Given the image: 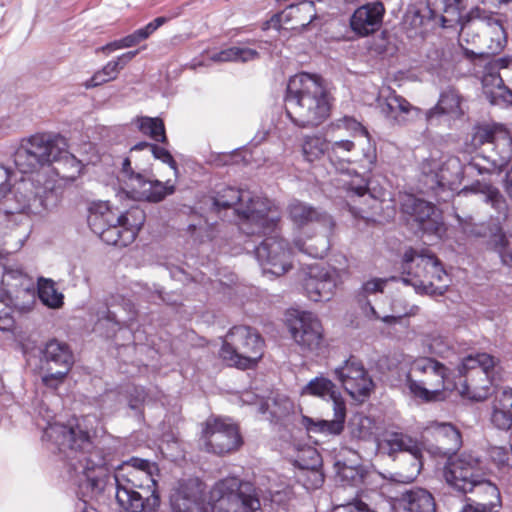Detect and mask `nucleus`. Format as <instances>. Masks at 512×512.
Masks as SVG:
<instances>
[{"label":"nucleus","mask_w":512,"mask_h":512,"mask_svg":"<svg viewBox=\"0 0 512 512\" xmlns=\"http://www.w3.org/2000/svg\"><path fill=\"white\" fill-rule=\"evenodd\" d=\"M385 283L386 280L384 279H372L363 284L362 290L365 294L382 292Z\"/></svg>","instance_id":"69168bd1"},{"label":"nucleus","mask_w":512,"mask_h":512,"mask_svg":"<svg viewBox=\"0 0 512 512\" xmlns=\"http://www.w3.org/2000/svg\"><path fill=\"white\" fill-rule=\"evenodd\" d=\"M465 7V0H444V14L441 17L442 27L460 26L459 43L461 46L463 42H470V31L473 28L480 29L488 53L496 54L502 51L507 42V34L501 15L479 6L462 15Z\"/></svg>","instance_id":"7ed1b4c3"},{"label":"nucleus","mask_w":512,"mask_h":512,"mask_svg":"<svg viewBox=\"0 0 512 512\" xmlns=\"http://www.w3.org/2000/svg\"><path fill=\"white\" fill-rule=\"evenodd\" d=\"M402 270V281L413 286L417 293L442 295L448 287L446 271L428 250L406 251Z\"/></svg>","instance_id":"6e6552de"},{"label":"nucleus","mask_w":512,"mask_h":512,"mask_svg":"<svg viewBox=\"0 0 512 512\" xmlns=\"http://www.w3.org/2000/svg\"><path fill=\"white\" fill-rule=\"evenodd\" d=\"M39 177L40 175H37V179L21 177L12 185L9 184L6 195L0 202L5 214H39L48 209L53 189L50 183L41 186Z\"/></svg>","instance_id":"1a4fd4ad"},{"label":"nucleus","mask_w":512,"mask_h":512,"mask_svg":"<svg viewBox=\"0 0 512 512\" xmlns=\"http://www.w3.org/2000/svg\"><path fill=\"white\" fill-rule=\"evenodd\" d=\"M209 503L214 512H256L260 509L253 485L236 477L216 482L210 490Z\"/></svg>","instance_id":"9b49d317"},{"label":"nucleus","mask_w":512,"mask_h":512,"mask_svg":"<svg viewBox=\"0 0 512 512\" xmlns=\"http://www.w3.org/2000/svg\"><path fill=\"white\" fill-rule=\"evenodd\" d=\"M289 330L294 341L303 351L316 352L323 342V328L311 312H299L289 320Z\"/></svg>","instance_id":"4be33fe9"},{"label":"nucleus","mask_w":512,"mask_h":512,"mask_svg":"<svg viewBox=\"0 0 512 512\" xmlns=\"http://www.w3.org/2000/svg\"><path fill=\"white\" fill-rule=\"evenodd\" d=\"M138 50L128 51L118 56L116 59L109 61L102 69L101 73L106 76L109 81L115 80L119 72L138 54Z\"/></svg>","instance_id":"5fc2aeb1"},{"label":"nucleus","mask_w":512,"mask_h":512,"mask_svg":"<svg viewBox=\"0 0 512 512\" xmlns=\"http://www.w3.org/2000/svg\"><path fill=\"white\" fill-rule=\"evenodd\" d=\"M483 471L478 458L470 454H461L450 458L444 467L446 482L454 489L466 494L471 490V483Z\"/></svg>","instance_id":"412c9836"},{"label":"nucleus","mask_w":512,"mask_h":512,"mask_svg":"<svg viewBox=\"0 0 512 512\" xmlns=\"http://www.w3.org/2000/svg\"><path fill=\"white\" fill-rule=\"evenodd\" d=\"M296 462L302 469L315 470L320 465V456L315 449L308 447L302 450Z\"/></svg>","instance_id":"13d9d810"},{"label":"nucleus","mask_w":512,"mask_h":512,"mask_svg":"<svg viewBox=\"0 0 512 512\" xmlns=\"http://www.w3.org/2000/svg\"><path fill=\"white\" fill-rule=\"evenodd\" d=\"M119 512H154L160 505L159 494H144L141 490L116 486Z\"/></svg>","instance_id":"f704fd0d"},{"label":"nucleus","mask_w":512,"mask_h":512,"mask_svg":"<svg viewBox=\"0 0 512 512\" xmlns=\"http://www.w3.org/2000/svg\"><path fill=\"white\" fill-rule=\"evenodd\" d=\"M37 159L38 158H34L31 150H28L21 141V144L14 153V164L17 169L23 174L31 173L41 167Z\"/></svg>","instance_id":"603ef678"},{"label":"nucleus","mask_w":512,"mask_h":512,"mask_svg":"<svg viewBox=\"0 0 512 512\" xmlns=\"http://www.w3.org/2000/svg\"><path fill=\"white\" fill-rule=\"evenodd\" d=\"M286 212L288 219L297 229L318 223L326 233H331L335 226L333 218L327 212L300 200H292L288 204Z\"/></svg>","instance_id":"473e14b6"},{"label":"nucleus","mask_w":512,"mask_h":512,"mask_svg":"<svg viewBox=\"0 0 512 512\" xmlns=\"http://www.w3.org/2000/svg\"><path fill=\"white\" fill-rule=\"evenodd\" d=\"M491 424L503 431L512 429V389L503 388L496 392L491 402Z\"/></svg>","instance_id":"4c0bfd02"},{"label":"nucleus","mask_w":512,"mask_h":512,"mask_svg":"<svg viewBox=\"0 0 512 512\" xmlns=\"http://www.w3.org/2000/svg\"><path fill=\"white\" fill-rule=\"evenodd\" d=\"M150 153L154 156V158L161 160L163 163H166L170 166V168L174 171V175L178 174V167L176 161L173 159L172 155L168 150L163 147H159L155 144L151 146Z\"/></svg>","instance_id":"052dcab7"},{"label":"nucleus","mask_w":512,"mask_h":512,"mask_svg":"<svg viewBox=\"0 0 512 512\" xmlns=\"http://www.w3.org/2000/svg\"><path fill=\"white\" fill-rule=\"evenodd\" d=\"M405 383L414 397L426 402L441 400L444 391H454L456 387L449 369L432 357L412 360Z\"/></svg>","instance_id":"0eeeda50"},{"label":"nucleus","mask_w":512,"mask_h":512,"mask_svg":"<svg viewBox=\"0 0 512 512\" xmlns=\"http://www.w3.org/2000/svg\"><path fill=\"white\" fill-rule=\"evenodd\" d=\"M495 364V358L487 353L466 356L458 366L459 381L454 390L468 399L484 400L491 384L489 372Z\"/></svg>","instance_id":"f8f14e48"},{"label":"nucleus","mask_w":512,"mask_h":512,"mask_svg":"<svg viewBox=\"0 0 512 512\" xmlns=\"http://www.w3.org/2000/svg\"><path fill=\"white\" fill-rule=\"evenodd\" d=\"M490 244L498 252L503 264L512 266V241L505 236L500 227L491 236Z\"/></svg>","instance_id":"864d4df0"},{"label":"nucleus","mask_w":512,"mask_h":512,"mask_svg":"<svg viewBox=\"0 0 512 512\" xmlns=\"http://www.w3.org/2000/svg\"><path fill=\"white\" fill-rule=\"evenodd\" d=\"M395 512H435L433 496L425 489L406 491L394 503Z\"/></svg>","instance_id":"58836bf2"},{"label":"nucleus","mask_w":512,"mask_h":512,"mask_svg":"<svg viewBox=\"0 0 512 512\" xmlns=\"http://www.w3.org/2000/svg\"><path fill=\"white\" fill-rule=\"evenodd\" d=\"M10 180V171L4 165L0 164V202L2 201V197L6 195Z\"/></svg>","instance_id":"338daca9"},{"label":"nucleus","mask_w":512,"mask_h":512,"mask_svg":"<svg viewBox=\"0 0 512 512\" xmlns=\"http://www.w3.org/2000/svg\"><path fill=\"white\" fill-rule=\"evenodd\" d=\"M22 142L31 150L34 158H38L41 166L57 162L63 167H69L72 170L68 177L73 178L75 174L81 171V163L74 155L67 151V144L63 137L52 134H35Z\"/></svg>","instance_id":"4468645a"},{"label":"nucleus","mask_w":512,"mask_h":512,"mask_svg":"<svg viewBox=\"0 0 512 512\" xmlns=\"http://www.w3.org/2000/svg\"><path fill=\"white\" fill-rule=\"evenodd\" d=\"M259 57L257 50L245 46H233L211 54L214 62H249Z\"/></svg>","instance_id":"a18cd8bd"},{"label":"nucleus","mask_w":512,"mask_h":512,"mask_svg":"<svg viewBox=\"0 0 512 512\" xmlns=\"http://www.w3.org/2000/svg\"><path fill=\"white\" fill-rule=\"evenodd\" d=\"M97 317L98 321L106 320L116 325L120 323L117 311L111 310L107 306H102L101 309L97 311Z\"/></svg>","instance_id":"0e129e2a"},{"label":"nucleus","mask_w":512,"mask_h":512,"mask_svg":"<svg viewBox=\"0 0 512 512\" xmlns=\"http://www.w3.org/2000/svg\"><path fill=\"white\" fill-rule=\"evenodd\" d=\"M503 76L505 78L506 87L508 88V96L512 102V58H504Z\"/></svg>","instance_id":"e2e57ef3"},{"label":"nucleus","mask_w":512,"mask_h":512,"mask_svg":"<svg viewBox=\"0 0 512 512\" xmlns=\"http://www.w3.org/2000/svg\"><path fill=\"white\" fill-rule=\"evenodd\" d=\"M329 142L320 135H307L302 141V155L308 162H314L321 159L325 154L328 155Z\"/></svg>","instance_id":"49530a36"},{"label":"nucleus","mask_w":512,"mask_h":512,"mask_svg":"<svg viewBox=\"0 0 512 512\" xmlns=\"http://www.w3.org/2000/svg\"><path fill=\"white\" fill-rule=\"evenodd\" d=\"M273 231L261 229L254 235H263L265 239L255 249V256L262 267L263 273H269L275 276H282L292 268L291 254L296 249L313 258H322L328 250V242L323 240L321 247L313 244H307L302 239L295 237L293 239V248L288 246L285 239L281 238L278 233V225Z\"/></svg>","instance_id":"423d86ee"},{"label":"nucleus","mask_w":512,"mask_h":512,"mask_svg":"<svg viewBox=\"0 0 512 512\" xmlns=\"http://www.w3.org/2000/svg\"><path fill=\"white\" fill-rule=\"evenodd\" d=\"M334 374L345 391L356 401L363 402L373 391L372 378L363 363L354 356L335 368Z\"/></svg>","instance_id":"6ab92c4d"},{"label":"nucleus","mask_w":512,"mask_h":512,"mask_svg":"<svg viewBox=\"0 0 512 512\" xmlns=\"http://www.w3.org/2000/svg\"><path fill=\"white\" fill-rule=\"evenodd\" d=\"M36 424L43 430L42 440L51 442L67 461L70 477L83 497H93L102 489L108 461L99 448L93 446L88 431L79 423L61 424L53 421L54 414L44 406L39 409Z\"/></svg>","instance_id":"f257e3e1"},{"label":"nucleus","mask_w":512,"mask_h":512,"mask_svg":"<svg viewBox=\"0 0 512 512\" xmlns=\"http://www.w3.org/2000/svg\"><path fill=\"white\" fill-rule=\"evenodd\" d=\"M346 268L331 265L311 266L303 279V288L309 299L315 302L328 301L347 275Z\"/></svg>","instance_id":"dca6fc26"},{"label":"nucleus","mask_w":512,"mask_h":512,"mask_svg":"<svg viewBox=\"0 0 512 512\" xmlns=\"http://www.w3.org/2000/svg\"><path fill=\"white\" fill-rule=\"evenodd\" d=\"M187 230L200 242L214 237V224L209 223L207 219H198L197 223L189 224Z\"/></svg>","instance_id":"6e6d98bb"},{"label":"nucleus","mask_w":512,"mask_h":512,"mask_svg":"<svg viewBox=\"0 0 512 512\" xmlns=\"http://www.w3.org/2000/svg\"><path fill=\"white\" fill-rule=\"evenodd\" d=\"M286 113L300 128L322 124L330 114V100L323 79L315 74L299 73L287 84Z\"/></svg>","instance_id":"f03ea898"},{"label":"nucleus","mask_w":512,"mask_h":512,"mask_svg":"<svg viewBox=\"0 0 512 512\" xmlns=\"http://www.w3.org/2000/svg\"><path fill=\"white\" fill-rule=\"evenodd\" d=\"M316 18L315 6L312 1H303L296 5H290L281 13L274 15L271 19L273 26L282 29L284 24L290 21L295 23L290 29L304 28Z\"/></svg>","instance_id":"e433bc0d"},{"label":"nucleus","mask_w":512,"mask_h":512,"mask_svg":"<svg viewBox=\"0 0 512 512\" xmlns=\"http://www.w3.org/2000/svg\"><path fill=\"white\" fill-rule=\"evenodd\" d=\"M469 492H475L478 495H482L483 499H487V505L492 503L493 508L500 502V492L495 484L485 478L484 471H482L475 480L471 483V490Z\"/></svg>","instance_id":"de8ad7c7"},{"label":"nucleus","mask_w":512,"mask_h":512,"mask_svg":"<svg viewBox=\"0 0 512 512\" xmlns=\"http://www.w3.org/2000/svg\"><path fill=\"white\" fill-rule=\"evenodd\" d=\"M38 295L43 304L50 308L57 309L63 305V294L57 291L51 279H39Z\"/></svg>","instance_id":"09e8293b"},{"label":"nucleus","mask_w":512,"mask_h":512,"mask_svg":"<svg viewBox=\"0 0 512 512\" xmlns=\"http://www.w3.org/2000/svg\"><path fill=\"white\" fill-rule=\"evenodd\" d=\"M504 58L489 59L483 66L481 83L483 93L493 105L503 102H510L508 88L503 76Z\"/></svg>","instance_id":"c756f323"},{"label":"nucleus","mask_w":512,"mask_h":512,"mask_svg":"<svg viewBox=\"0 0 512 512\" xmlns=\"http://www.w3.org/2000/svg\"><path fill=\"white\" fill-rule=\"evenodd\" d=\"M302 394L316 396L323 400L331 401L333 406H335L336 402H344L340 392L337 391L335 384L325 377H316L309 381V383L303 387Z\"/></svg>","instance_id":"c03bdc74"},{"label":"nucleus","mask_w":512,"mask_h":512,"mask_svg":"<svg viewBox=\"0 0 512 512\" xmlns=\"http://www.w3.org/2000/svg\"><path fill=\"white\" fill-rule=\"evenodd\" d=\"M462 98L454 88H448L440 94V98L435 107L429 109L426 113V119L432 122L433 119L442 114L458 117L463 114L461 109Z\"/></svg>","instance_id":"37998d69"},{"label":"nucleus","mask_w":512,"mask_h":512,"mask_svg":"<svg viewBox=\"0 0 512 512\" xmlns=\"http://www.w3.org/2000/svg\"><path fill=\"white\" fill-rule=\"evenodd\" d=\"M264 342L261 336L248 326H234L226 334L220 357L230 366L250 369L257 365L263 356Z\"/></svg>","instance_id":"9d476101"},{"label":"nucleus","mask_w":512,"mask_h":512,"mask_svg":"<svg viewBox=\"0 0 512 512\" xmlns=\"http://www.w3.org/2000/svg\"><path fill=\"white\" fill-rule=\"evenodd\" d=\"M88 225L108 244L125 247L131 244L144 224L145 213L132 207L125 213H117L107 202H94L89 206Z\"/></svg>","instance_id":"39448f33"},{"label":"nucleus","mask_w":512,"mask_h":512,"mask_svg":"<svg viewBox=\"0 0 512 512\" xmlns=\"http://www.w3.org/2000/svg\"><path fill=\"white\" fill-rule=\"evenodd\" d=\"M333 420H313L312 418L303 417L302 423L310 432H320L326 435H338L343 431L346 418L345 402H336L333 406Z\"/></svg>","instance_id":"79ce46f5"},{"label":"nucleus","mask_w":512,"mask_h":512,"mask_svg":"<svg viewBox=\"0 0 512 512\" xmlns=\"http://www.w3.org/2000/svg\"><path fill=\"white\" fill-rule=\"evenodd\" d=\"M471 143L475 148L481 147L484 144H493L496 147L503 146L500 159L494 158L499 164L496 169H500L510 158L512 139L508 130L501 124L476 126L472 134Z\"/></svg>","instance_id":"2f4dec72"},{"label":"nucleus","mask_w":512,"mask_h":512,"mask_svg":"<svg viewBox=\"0 0 512 512\" xmlns=\"http://www.w3.org/2000/svg\"><path fill=\"white\" fill-rule=\"evenodd\" d=\"M167 18L165 17H157L153 21L149 22L146 26L137 29L133 32V35L136 38L138 44L152 35L159 27H161L164 23H166Z\"/></svg>","instance_id":"bf43d9fd"},{"label":"nucleus","mask_w":512,"mask_h":512,"mask_svg":"<svg viewBox=\"0 0 512 512\" xmlns=\"http://www.w3.org/2000/svg\"><path fill=\"white\" fill-rule=\"evenodd\" d=\"M336 128L338 130H346L350 133L352 139H339L333 142H329L328 157L331 161L335 157H342L345 154L351 152L355 148L356 139H366L369 141V134L367 129L356 119L352 117H343L337 120Z\"/></svg>","instance_id":"c9c22d12"},{"label":"nucleus","mask_w":512,"mask_h":512,"mask_svg":"<svg viewBox=\"0 0 512 512\" xmlns=\"http://www.w3.org/2000/svg\"><path fill=\"white\" fill-rule=\"evenodd\" d=\"M385 7L380 1H373L358 7L350 17L352 31L360 37L378 31L383 23Z\"/></svg>","instance_id":"72a5a7b5"},{"label":"nucleus","mask_w":512,"mask_h":512,"mask_svg":"<svg viewBox=\"0 0 512 512\" xmlns=\"http://www.w3.org/2000/svg\"><path fill=\"white\" fill-rule=\"evenodd\" d=\"M158 468L155 463L141 458H131L116 472V486L141 490L142 493L159 494L154 477Z\"/></svg>","instance_id":"a211bd4d"},{"label":"nucleus","mask_w":512,"mask_h":512,"mask_svg":"<svg viewBox=\"0 0 512 512\" xmlns=\"http://www.w3.org/2000/svg\"><path fill=\"white\" fill-rule=\"evenodd\" d=\"M424 431L435 437L441 445L439 450L444 455L455 452L461 446L460 432L450 423L434 421L429 423Z\"/></svg>","instance_id":"a19ab883"},{"label":"nucleus","mask_w":512,"mask_h":512,"mask_svg":"<svg viewBox=\"0 0 512 512\" xmlns=\"http://www.w3.org/2000/svg\"><path fill=\"white\" fill-rule=\"evenodd\" d=\"M202 438L205 450L216 455L231 453L242 444L238 427L227 419H207Z\"/></svg>","instance_id":"f3484780"},{"label":"nucleus","mask_w":512,"mask_h":512,"mask_svg":"<svg viewBox=\"0 0 512 512\" xmlns=\"http://www.w3.org/2000/svg\"><path fill=\"white\" fill-rule=\"evenodd\" d=\"M140 131L155 141L165 142L166 134L164 123L159 118L140 117L137 120Z\"/></svg>","instance_id":"3c124183"},{"label":"nucleus","mask_w":512,"mask_h":512,"mask_svg":"<svg viewBox=\"0 0 512 512\" xmlns=\"http://www.w3.org/2000/svg\"><path fill=\"white\" fill-rule=\"evenodd\" d=\"M499 166L495 159L485 157L480 154L474 155L466 166H463L461 160L456 156L448 157L439 167L435 174L436 183L443 189L451 191L457 190L464 174L478 175L490 174Z\"/></svg>","instance_id":"2eb2a0df"},{"label":"nucleus","mask_w":512,"mask_h":512,"mask_svg":"<svg viewBox=\"0 0 512 512\" xmlns=\"http://www.w3.org/2000/svg\"><path fill=\"white\" fill-rule=\"evenodd\" d=\"M378 103L381 114L392 125H406L421 116L419 108L390 88L387 94L381 92Z\"/></svg>","instance_id":"393cba45"},{"label":"nucleus","mask_w":512,"mask_h":512,"mask_svg":"<svg viewBox=\"0 0 512 512\" xmlns=\"http://www.w3.org/2000/svg\"><path fill=\"white\" fill-rule=\"evenodd\" d=\"M213 206L217 210L234 207L240 217L239 229L246 235H253L261 229L273 231L281 219L279 207L271 200L233 187L218 191Z\"/></svg>","instance_id":"20e7f679"},{"label":"nucleus","mask_w":512,"mask_h":512,"mask_svg":"<svg viewBox=\"0 0 512 512\" xmlns=\"http://www.w3.org/2000/svg\"><path fill=\"white\" fill-rule=\"evenodd\" d=\"M401 209L405 214L410 215L424 232L440 234L443 225L441 217L430 202L406 194L401 199Z\"/></svg>","instance_id":"bb28decb"},{"label":"nucleus","mask_w":512,"mask_h":512,"mask_svg":"<svg viewBox=\"0 0 512 512\" xmlns=\"http://www.w3.org/2000/svg\"><path fill=\"white\" fill-rule=\"evenodd\" d=\"M378 448L389 456L398 452H408L412 456L410 473L407 475L399 474L397 481L410 483L419 475L422 468V449L420 444L410 436L399 432L386 433L383 439L379 441Z\"/></svg>","instance_id":"aec40b11"},{"label":"nucleus","mask_w":512,"mask_h":512,"mask_svg":"<svg viewBox=\"0 0 512 512\" xmlns=\"http://www.w3.org/2000/svg\"><path fill=\"white\" fill-rule=\"evenodd\" d=\"M119 181L123 192L134 200L157 203L175 192V184L171 180L161 182L147 179L140 171L132 168L130 158L122 161Z\"/></svg>","instance_id":"ddd939ff"},{"label":"nucleus","mask_w":512,"mask_h":512,"mask_svg":"<svg viewBox=\"0 0 512 512\" xmlns=\"http://www.w3.org/2000/svg\"><path fill=\"white\" fill-rule=\"evenodd\" d=\"M493 460L502 466H511L512 455L504 447H494L491 451Z\"/></svg>","instance_id":"680f3d73"},{"label":"nucleus","mask_w":512,"mask_h":512,"mask_svg":"<svg viewBox=\"0 0 512 512\" xmlns=\"http://www.w3.org/2000/svg\"><path fill=\"white\" fill-rule=\"evenodd\" d=\"M270 508L274 512H291L294 493L290 486L271 488L269 490Z\"/></svg>","instance_id":"8fccbe9b"},{"label":"nucleus","mask_w":512,"mask_h":512,"mask_svg":"<svg viewBox=\"0 0 512 512\" xmlns=\"http://www.w3.org/2000/svg\"><path fill=\"white\" fill-rule=\"evenodd\" d=\"M14 306L11 299H7L0 291V330L10 331L14 327V319L11 316V310Z\"/></svg>","instance_id":"4d7b16f0"},{"label":"nucleus","mask_w":512,"mask_h":512,"mask_svg":"<svg viewBox=\"0 0 512 512\" xmlns=\"http://www.w3.org/2000/svg\"><path fill=\"white\" fill-rule=\"evenodd\" d=\"M0 290L15 309L24 310L30 306L34 296L31 279L18 268H5Z\"/></svg>","instance_id":"b1692460"},{"label":"nucleus","mask_w":512,"mask_h":512,"mask_svg":"<svg viewBox=\"0 0 512 512\" xmlns=\"http://www.w3.org/2000/svg\"><path fill=\"white\" fill-rule=\"evenodd\" d=\"M337 186L345 193L344 197L347 200L349 210L355 216L364 211L362 206L357 205V199L362 204L366 203L369 198H376L370 193L367 178L356 171L349 170L342 173L337 179Z\"/></svg>","instance_id":"7c9ffc66"},{"label":"nucleus","mask_w":512,"mask_h":512,"mask_svg":"<svg viewBox=\"0 0 512 512\" xmlns=\"http://www.w3.org/2000/svg\"><path fill=\"white\" fill-rule=\"evenodd\" d=\"M461 512H497L493 508L492 503L490 505L477 503L476 505L467 504Z\"/></svg>","instance_id":"774afa93"},{"label":"nucleus","mask_w":512,"mask_h":512,"mask_svg":"<svg viewBox=\"0 0 512 512\" xmlns=\"http://www.w3.org/2000/svg\"><path fill=\"white\" fill-rule=\"evenodd\" d=\"M43 357L48 364H54L61 369L53 371L50 366L49 372L42 377L43 383L51 388H57L61 384L73 364V355L65 343L57 340L49 341L43 351Z\"/></svg>","instance_id":"a878e982"},{"label":"nucleus","mask_w":512,"mask_h":512,"mask_svg":"<svg viewBox=\"0 0 512 512\" xmlns=\"http://www.w3.org/2000/svg\"><path fill=\"white\" fill-rule=\"evenodd\" d=\"M401 209L405 214L410 215L424 232L440 234L443 225L441 217L430 202L406 194L401 199Z\"/></svg>","instance_id":"c85d7f7f"},{"label":"nucleus","mask_w":512,"mask_h":512,"mask_svg":"<svg viewBox=\"0 0 512 512\" xmlns=\"http://www.w3.org/2000/svg\"><path fill=\"white\" fill-rule=\"evenodd\" d=\"M401 209L405 214L410 215L424 232L440 234L443 225L441 217L430 202L406 194L401 199Z\"/></svg>","instance_id":"cd10ccee"},{"label":"nucleus","mask_w":512,"mask_h":512,"mask_svg":"<svg viewBox=\"0 0 512 512\" xmlns=\"http://www.w3.org/2000/svg\"><path fill=\"white\" fill-rule=\"evenodd\" d=\"M172 512H207L203 484L196 478L180 480L170 494Z\"/></svg>","instance_id":"5701e85b"},{"label":"nucleus","mask_w":512,"mask_h":512,"mask_svg":"<svg viewBox=\"0 0 512 512\" xmlns=\"http://www.w3.org/2000/svg\"><path fill=\"white\" fill-rule=\"evenodd\" d=\"M469 192L479 193L483 196V201L495 210L498 222L506 219L508 212L507 201L498 188L488 183L476 182L469 187H464L459 191L458 195H466Z\"/></svg>","instance_id":"ea45409f"}]
</instances>
